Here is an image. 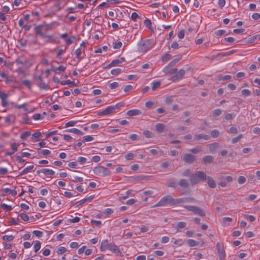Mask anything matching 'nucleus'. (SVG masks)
Returning <instances> with one entry per match:
<instances>
[{
    "mask_svg": "<svg viewBox=\"0 0 260 260\" xmlns=\"http://www.w3.org/2000/svg\"><path fill=\"white\" fill-rule=\"evenodd\" d=\"M192 201L193 199L191 198L174 199L171 196L169 195L162 197L160 200L156 204L153 206L152 207L173 206L185 202H190Z\"/></svg>",
    "mask_w": 260,
    "mask_h": 260,
    "instance_id": "obj_1",
    "label": "nucleus"
},
{
    "mask_svg": "<svg viewBox=\"0 0 260 260\" xmlns=\"http://www.w3.org/2000/svg\"><path fill=\"white\" fill-rule=\"evenodd\" d=\"M137 51L139 53H145L154 46L153 39L140 40L137 43Z\"/></svg>",
    "mask_w": 260,
    "mask_h": 260,
    "instance_id": "obj_2",
    "label": "nucleus"
},
{
    "mask_svg": "<svg viewBox=\"0 0 260 260\" xmlns=\"http://www.w3.org/2000/svg\"><path fill=\"white\" fill-rule=\"evenodd\" d=\"M206 175L202 171H198L194 174H192L190 176L189 181L192 185H194L201 181L205 180Z\"/></svg>",
    "mask_w": 260,
    "mask_h": 260,
    "instance_id": "obj_3",
    "label": "nucleus"
},
{
    "mask_svg": "<svg viewBox=\"0 0 260 260\" xmlns=\"http://www.w3.org/2000/svg\"><path fill=\"white\" fill-rule=\"evenodd\" d=\"M179 61V59L175 58L172 60L167 66H166L164 69L163 72L166 74L173 75L177 71V69L175 68H172Z\"/></svg>",
    "mask_w": 260,
    "mask_h": 260,
    "instance_id": "obj_4",
    "label": "nucleus"
},
{
    "mask_svg": "<svg viewBox=\"0 0 260 260\" xmlns=\"http://www.w3.org/2000/svg\"><path fill=\"white\" fill-rule=\"evenodd\" d=\"M94 173L98 176L105 177L110 174V171L103 166H99L94 168Z\"/></svg>",
    "mask_w": 260,
    "mask_h": 260,
    "instance_id": "obj_5",
    "label": "nucleus"
},
{
    "mask_svg": "<svg viewBox=\"0 0 260 260\" xmlns=\"http://www.w3.org/2000/svg\"><path fill=\"white\" fill-rule=\"evenodd\" d=\"M187 210L193 212L196 214H198L201 216H205V213L201 208L193 206H186L184 207Z\"/></svg>",
    "mask_w": 260,
    "mask_h": 260,
    "instance_id": "obj_6",
    "label": "nucleus"
},
{
    "mask_svg": "<svg viewBox=\"0 0 260 260\" xmlns=\"http://www.w3.org/2000/svg\"><path fill=\"white\" fill-rule=\"evenodd\" d=\"M115 112V107H114L113 106H110L107 107L103 111L99 112L98 115L100 116L108 115Z\"/></svg>",
    "mask_w": 260,
    "mask_h": 260,
    "instance_id": "obj_7",
    "label": "nucleus"
},
{
    "mask_svg": "<svg viewBox=\"0 0 260 260\" xmlns=\"http://www.w3.org/2000/svg\"><path fill=\"white\" fill-rule=\"evenodd\" d=\"M175 75L172 76V80L174 82L181 79L185 74V71L183 70H180L177 72H176Z\"/></svg>",
    "mask_w": 260,
    "mask_h": 260,
    "instance_id": "obj_8",
    "label": "nucleus"
},
{
    "mask_svg": "<svg viewBox=\"0 0 260 260\" xmlns=\"http://www.w3.org/2000/svg\"><path fill=\"white\" fill-rule=\"evenodd\" d=\"M140 13H138L136 12H133L131 14V20H133L134 21H136V23H139L141 24V17L139 15Z\"/></svg>",
    "mask_w": 260,
    "mask_h": 260,
    "instance_id": "obj_9",
    "label": "nucleus"
},
{
    "mask_svg": "<svg viewBox=\"0 0 260 260\" xmlns=\"http://www.w3.org/2000/svg\"><path fill=\"white\" fill-rule=\"evenodd\" d=\"M195 160L194 156L192 154H185L183 157V160L186 162L191 163Z\"/></svg>",
    "mask_w": 260,
    "mask_h": 260,
    "instance_id": "obj_10",
    "label": "nucleus"
},
{
    "mask_svg": "<svg viewBox=\"0 0 260 260\" xmlns=\"http://www.w3.org/2000/svg\"><path fill=\"white\" fill-rule=\"evenodd\" d=\"M64 132H70L73 133L76 135L81 136L84 134V133L76 128H73L71 129H68L64 131Z\"/></svg>",
    "mask_w": 260,
    "mask_h": 260,
    "instance_id": "obj_11",
    "label": "nucleus"
},
{
    "mask_svg": "<svg viewBox=\"0 0 260 260\" xmlns=\"http://www.w3.org/2000/svg\"><path fill=\"white\" fill-rule=\"evenodd\" d=\"M135 204H136V207L135 210L134 211V212H135L137 210H138V209H139L143 206V204H142V203L141 202L138 201L137 200L134 199H131V206Z\"/></svg>",
    "mask_w": 260,
    "mask_h": 260,
    "instance_id": "obj_12",
    "label": "nucleus"
},
{
    "mask_svg": "<svg viewBox=\"0 0 260 260\" xmlns=\"http://www.w3.org/2000/svg\"><path fill=\"white\" fill-rule=\"evenodd\" d=\"M5 122L9 124H13L15 121V116L13 115H8L5 118Z\"/></svg>",
    "mask_w": 260,
    "mask_h": 260,
    "instance_id": "obj_13",
    "label": "nucleus"
},
{
    "mask_svg": "<svg viewBox=\"0 0 260 260\" xmlns=\"http://www.w3.org/2000/svg\"><path fill=\"white\" fill-rule=\"evenodd\" d=\"M34 168V165H31V166H29L27 167V168H26L25 169H23L21 172L19 173V176H23V175L28 173V172H30V171Z\"/></svg>",
    "mask_w": 260,
    "mask_h": 260,
    "instance_id": "obj_14",
    "label": "nucleus"
},
{
    "mask_svg": "<svg viewBox=\"0 0 260 260\" xmlns=\"http://www.w3.org/2000/svg\"><path fill=\"white\" fill-rule=\"evenodd\" d=\"M110 244L108 243L107 240H104L102 241L101 245V251H105L107 249L108 246Z\"/></svg>",
    "mask_w": 260,
    "mask_h": 260,
    "instance_id": "obj_15",
    "label": "nucleus"
},
{
    "mask_svg": "<svg viewBox=\"0 0 260 260\" xmlns=\"http://www.w3.org/2000/svg\"><path fill=\"white\" fill-rule=\"evenodd\" d=\"M74 54L75 55H76V57L79 60H81L83 58V57L81 56V54H82V49L81 48V47L77 49L75 52H74Z\"/></svg>",
    "mask_w": 260,
    "mask_h": 260,
    "instance_id": "obj_16",
    "label": "nucleus"
},
{
    "mask_svg": "<svg viewBox=\"0 0 260 260\" xmlns=\"http://www.w3.org/2000/svg\"><path fill=\"white\" fill-rule=\"evenodd\" d=\"M151 86L153 90H155L160 85V82L157 80L152 81L151 84Z\"/></svg>",
    "mask_w": 260,
    "mask_h": 260,
    "instance_id": "obj_17",
    "label": "nucleus"
},
{
    "mask_svg": "<svg viewBox=\"0 0 260 260\" xmlns=\"http://www.w3.org/2000/svg\"><path fill=\"white\" fill-rule=\"evenodd\" d=\"M120 63V61H119L118 59H114L113 60L112 62L107 66V68H108L112 67L117 66H119V64Z\"/></svg>",
    "mask_w": 260,
    "mask_h": 260,
    "instance_id": "obj_18",
    "label": "nucleus"
},
{
    "mask_svg": "<svg viewBox=\"0 0 260 260\" xmlns=\"http://www.w3.org/2000/svg\"><path fill=\"white\" fill-rule=\"evenodd\" d=\"M165 125L161 123H158L156 125V129L159 133H162L165 131Z\"/></svg>",
    "mask_w": 260,
    "mask_h": 260,
    "instance_id": "obj_19",
    "label": "nucleus"
},
{
    "mask_svg": "<svg viewBox=\"0 0 260 260\" xmlns=\"http://www.w3.org/2000/svg\"><path fill=\"white\" fill-rule=\"evenodd\" d=\"M213 157L212 156L208 155L203 158V161L205 164H209L213 161Z\"/></svg>",
    "mask_w": 260,
    "mask_h": 260,
    "instance_id": "obj_20",
    "label": "nucleus"
},
{
    "mask_svg": "<svg viewBox=\"0 0 260 260\" xmlns=\"http://www.w3.org/2000/svg\"><path fill=\"white\" fill-rule=\"evenodd\" d=\"M222 110L219 109H216L211 112V114L213 117L219 116L222 113Z\"/></svg>",
    "mask_w": 260,
    "mask_h": 260,
    "instance_id": "obj_21",
    "label": "nucleus"
},
{
    "mask_svg": "<svg viewBox=\"0 0 260 260\" xmlns=\"http://www.w3.org/2000/svg\"><path fill=\"white\" fill-rule=\"evenodd\" d=\"M187 243L190 247H194L197 246L199 244V242L193 239H188L187 241Z\"/></svg>",
    "mask_w": 260,
    "mask_h": 260,
    "instance_id": "obj_22",
    "label": "nucleus"
},
{
    "mask_svg": "<svg viewBox=\"0 0 260 260\" xmlns=\"http://www.w3.org/2000/svg\"><path fill=\"white\" fill-rule=\"evenodd\" d=\"M107 249H109L112 251H113L115 253H116L117 252H120L119 250H118L117 247L116 245H113L112 244H109Z\"/></svg>",
    "mask_w": 260,
    "mask_h": 260,
    "instance_id": "obj_23",
    "label": "nucleus"
},
{
    "mask_svg": "<svg viewBox=\"0 0 260 260\" xmlns=\"http://www.w3.org/2000/svg\"><path fill=\"white\" fill-rule=\"evenodd\" d=\"M43 174L46 175L52 176L55 174V172L49 169H43Z\"/></svg>",
    "mask_w": 260,
    "mask_h": 260,
    "instance_id": "obj_24",
    "label": "nucleus"
},
{
    "mask_svg": "<svg viewBox=\"0 0 260 260\" xmlns=\"http://www.w3.org/2000/svg\"><path fill=\"white\" fill-rule=\"evenodd\" d=\"M208 185L211 188H215L216 187V183L214 180L210 177L207 178Z\"/></svg>",
    "mask_w": 260,
    "mask_h": 260,
    "instance_id": "obj_25",
    "label": "nucleus"
},
{
    "mask_svg": "<svg viewBox=\"0 0 260 260\" xmlns=\"http://www.w3.org/2000/svg\"><path fill=\"white\" fill-rule=\"evenodd\" d=\"M220 260H225L226 253L224 249L218 252Z\"/></svg>",
    "mask_w": 260,
    "mask_h": 260,
    "instance_id": "obj_26",
    "label": "nucleus"
},
{
    "mask_svg": "<svg viewBox=\"0 0 260 260\" xmlns=\"http://www.w3.org/2000/svg\"><path fill=\"white\" fill-rule=\"evenodd\" d=\"M41 243L39 241H36L34 246V251L37 253L41 248Z\"/></svg>",
    "mask_w": 260,
    "mask_h": 260,
    "instance_id": "obj_27",
    "label": "nucleus"
},
{
    "mask_svg": "<svg viewBox=\"0 0 260 260\" xmlns=\"http://www.w3.org/2000/svg\"><path fill=\"white\" fill-rule=\"evenodd\" d=\"M144 25L149 29H152V23L150 19H146L144 21Z\"/></svg>",
    "mask_w": 260,
    "mask_h": 260,
    "instance_id": "obj_28",
    "label": "nucleus"
},
{
    "mask_svg": "<svg viewBox=\"0 0 260 260\" xmlns=\"http://www.w3.org/2000/svg\"><path fill=\"white\" fill-rule=\"evenodd\" d=\"M38 153L40 154L47 155H49L51 153V152L50 150H47V149H39L38 150Z\"/></svg>",
    "mask_w": 260,
    "mask_h": 260,
    "instance_id": "obj_29",
    "label": "nucleus"
},
{
    "mask_svg": "<svg viewBox=\"0 0 260 260\" xmlns=\"http://www.w3.org/2000/svg\"><path fill=\"white\" fill-rule=\"evenodd\" d=\"M0 206L1 208H2L5 211H9L12 209V208L11 206L8 205L6 204H2Z\"/></svg>",
    "mask_w": 260,
    "mask_h": 260,
    "instance_id": "obj_30",
    "label": "nucleus"
},
{
    "mask_svg": "<svg viewBox=\"0 0 260 260\" xmlns=\"http://www.w3.org/2000/svg\"><path fill=\"white\" fill-rule=\"evenodd\" d=\"M219 147L218 143H213L209 146V150L210 152H213L216 150V149Z\"/></svg>",
    "mask_w": 260,
    "mask_h": 260,
    "instance_id": "obj_31",
    "label": "nucleus"
},
{
    "mask_svg": "<svg viewBox=\"0 0 260 260\" xmlns=\"http://www.w3.org/2000/svg\"><path fill=\"white\" fill-rule=\"evenodd\" d=\"M186 225V223L183 221H180L177 223L176 225V228L177 229V232L179 231V229L184 228Z\"/></svg>",
    "mask_w": 260,
    "mask_h": 260,
    "instance_id": "obj_32",
    "label": "nucleus"
},
{
    "mask_svg": "<svg viewBox=\"0 0 260 260\" xmlns=\"http://www.w3.org/2000/svg\"><path fill=\"white\" fill-rule=\"evenodd\" d=\"M135 28H133L132 30V32L135 35L138 34L139 30L140 29V25L139 23H135Z\"/></svg>",
    "mask_w": 260,
    "mask_h": 260,
    "instance_id": "obj_33",
    "label": "nucleus"
},
{
    "mask_svg": "<svg viewBox=\"0 0 260 260\" xmlns=\"http://www.w3.org/2000/svg\"><path fill=\"white\" fill-rule=\"evenodd\" d=\"M141 194H142L143 195L146 196V197H151L152 194H153V191L152 190H145L143 192H139Z\"/></svg>",
    "mask_w": 260,
    "mask_h": 260,
    "instance_id": "obj_34",
    "label": "nucleus"
},
{
    "mask_svg": "<svg viewBox=\"0 0 260 260\" xmlns=\"http://www.w3.org/2000/svg\"><path fill=\"white\" fill-rule=\"evenodd\" d=\"M35 30H36L37 34L38 35H39L40 36H41L42 37H44V34H43L40 26H37L36 27H35Z\"/></svg>",
    "mask_w": 260,
    "mask_h": 260,
    "instance_id": "obj_35",
    "label": "nucleus"
},
{
    "mask_svg": "<svg viewBox=\"0 0 260 260\" xmlns=\"http://www.w3.org/2000/svg\"><path fill=\"white\" fill-rule=\"evenodd\" d=\"M8 97V94H7L5 95V96L4 98V99H1L2 105L4 107L8 106L9 105L8 102L7 100Z\"/></svg>",
    "mask_w": 260,
    "mask_h": 260,
    "instance_id": "obj_36",
    "label": "nucleus"
},
{
    "mask_svg": "<svg viewBox=\"0 0 260 260\" xmlns=\"http://www.w3.org/2000/svg\"><path fill=\"white\" fill-rule=\"evenodd\" d=\"M241 93H242V95H243L244 96H250L251 94V92L249 89H244L241 91Z\"/></svg>",
    "mask_w": 260,
    "mask_h": 260,
    "instance_id": "obj_37",
    "label": "nucleus"
},
{
    "mask_svg": "<svg viewBox=\"0 0 260 260\" xmlns=\"http://www.w3.org/2000/svg\"><path fill=\"white\" fill-rule=\"evenodd\" d=\"M179 184L180 186L185 188L188 186V182L185 179H181L179 181Z\"/></svg>",
    "mask_w": 260,
    "mask_h": 260,
    "instance_id": "obj_38",
    "label": "nucleus"
},
{
    "mask_svg": "<svg viewBox=\"0 0 260 260\" xmlns=\"http://www.w3.org/2000/svg\"><path fill=\"white\" fill-rule=\"evenodd\" d=\"M31 135V133L29 131H26L24 133H23L21 136H20V138L21 139H26L27 137H28L29 136H30Z\"/></svg>",
    "mask_w": 260,
    "mask_h": 260,
    "instance_id": "obj_39",
    "label": "nucleus"
},
{
    "mask_svg": "<svg viewBox=\"0 0 260 260\" xmlns=\"http://www.w3.org/2000/svg\"><path fill=\"white\" fill-rule=\"evenodd\" d=\"M171 58V55L169 53L165 54L161 58L162 61L166 62Z\"/></svg>",
    "mask_w": 260,
    "mask_h": 260,
    "instance_id": "obj_40",
    "label": "nucleus"
},
{
    "mask_svg": "<svg viewBox=\"0 0 260 260\" xmlns=\"http://www.w3.org/2000/svg\"><path fill=\"white\" fill-rule=\"evenodd\" d=\"M14 238L13 235H4L3 239L5 241H11L14 239Z\"/></svg>",
    "mask_w": 260,
    "mask_h": 260,
    "instance_id": "obj_41",
    "label": "nucleus"
},
{
    "mask_svg": "<svg viewBox=\"0 0 260 260\" xmlns=\"http://www.w3.org/2000/svg\"><path fill=\"white\" fill-rule=\"evenodd\" d=\"M196 138L198 140L200 139H204V140H208L209 138V136L208 135H205L203 134H199L196 136Z\"/></svg>",
    "mask_w": 260,
    "mask_h": 260,
    "instance_id": "obj_42",
    "label": "nucleus"
},
{
    "mask_svg": "<svg viewBox=\"0 0 260 260\" xmlns=\"http://www.w3.org/2000/svg\"><path fill=\"white\" fill-rule=\"evenodd\" d=\"M19 216L24 221H27L29 220L28 216L25 213H22L19 215Z\"/></svg>",
    "mask_w": 260,
    "mask_h": 260,
    "instance_id": "obj_43",
    "label": "nucleus"
},
{
    "mask_svg": "<svg viewBox=\"0 0 260 260\" xmlns=\"http://www.w3.org/2000/svg\"><path fill=\"white\" fill-rule=\"evenodd\" d=\"M144 135L147 138L153 137V134L149 131H145L144 132Z\"/></svg>",
    "mask_w": 260,
    "mask_h": 260,
    "instance_id": "obj_44",
    "label": "nucleus"
},
{
    "mask_svg": "<svg viewBox=\"0 0 260 260\" xmlns=\"http://www.w3.org/2000/svg\"><path fill=\"white\" fill-rule=\"evenodd\" d=\"M246 181V178L244 176H240L238 177V182L240 184L244 183Z\"/></svg>",
    "mask_w": 260,
    "mask_h": 260,
    "instance_id": "obj_45",
    "label": "nucleus"
},
{
    "mask_svg": "<svg viewBox=\"0 0 260 260\" xmlns=\"http://www.w3.org/2000/svg\"><path fill=\"white\" fill-rule=\"evenodd\" d=\"M183 244V241L181 239H176L174 241V244L177 246H181Z\"/></svg>",
    "mask_w": 260,
    "mask_h": 260,
    "instance_id": "obj_46",
    "label": "nucleus"
},
{
    "mask_svg": "<svg viewBox=\"0 0 260 260\" xmlns=\"http://www.w3.org/2000/svg\"><path fill=\"white\" fill-rule=\"evenodd\" d=\"M67 48V47H64V48L58 49L56 51L57 57H59V56L61 55L62 53H63L66 51Z\"/></svg>",
    "mask_w": 260,
    "mask_h": 260,
    "instance_id": "obj_47",
    "label": "nucleus"
},
{
    "mask_svg": "<svg viewBox=\"0 0 260 260\" xmlns=\"http://www.w3.org/2000/svg\"><path fill=\"white\" fill-rule=\"evenodd\" d=\"M93 140V137L91 136H86L83 137L82 142H90Z\"/></svg>",
    "mask_w": 260,
    "mask_h": 260,
    "instance_id": "obj_48",
    "label": "nucleus"
},
{
    "mask_svg": "<svg viewBox=\"0 0 260 260\" xmlns=\"http://www.w3.org/2000/svg\"><path fill=\"white\" fill-rule=\"evenodd\" d=\"M67 249L66 247L61 246L58 248L57 253L58 254H61L66 252L67 251Z\"/></svg>",
    "mask_w": 260,
    "mask_h": 260,
    "instance_id": "obj_49",
    "label": "nucleus"
},
{
    "mask_svg": "<svg viewBox=\"0 0 260 260\" xmlns=\"http://www.w3.org/2000/svg\"><path fill=\"white\" fill-rule=\"evenodd\" d=\"M121 72V69L120 68H116L113 69L111 71V74L113 75H117Z\"/></svg>",
    "mask_w": 260,
    "mask_h": 260,
    "instance_id": "obj_50",
    "label": "nucleus"
},
{
    "mask_svg": "<svg viewBox=\"0 0 260 260\" xmlns=\"http://www.w3.org/2000/svg\"><path fill=\"white\" fill-rule=\"evenodd\" d=\"M76 39V37L74 36L69 38L66 40V42L68 45L71 44L73 43L74 41Z\"/></svg>",
    "mask_w": 260,
    "mask_h": 260,
    "instance_id": "obj_51",
    "label": "nucleus"
},
{
    "mask_svg": "<svg viewBox=\"0 0 260 260\" xmlns=\"http://www.w3.org/2000/svg\"><path fill=\"white\" fill-rule=\"evenodd\" d=\"M167 185L169 187H176V183L174 180H170L167 182Z\"/></svg>",
    "mask_w": 260,
    "mask_h": 260,
    "instance_id": "obj_52",
    "label": "nucleus"
},
{
    "mask_svg": "<svg viewBox=\"0 0 260 260\" xmlns=\"http://www.w3.org/2000/svg\"><path fill=\"white\" fill-rule=\"evenodd\" d=\"M22 84L29 89L31 88V84L30 81L28 80H24L22 81Z\"/></svg>",
    "mask_w": 260,
    "mask_h": 260,
    "instance_id": "obj_53",
    "label": "nucleus"
},
{
    "mask_svg": "<svg viewBox=\"0 0 260 260\" xmlns=\"http://www.w3.org/2000/svg\"><path fill=\"white\" fill-rule=\"evenodd\" d=\"M68 166L70 168H73V169L79 168V167L78 166L77 163L75 161H72V162L69 163Z\"/></svg>",
    "mask_w": 260,
    "mask_h": 260,
    "instance_id": "obj_54",
    "label": "nucleus"
},
{
    "mask_svg": "<svg viewBox=\"0 0 260 260\" xmlns=\"http://www.w3.org/2000/svg\"><path fill=\"white\" fill-rule=\"evenodd\" d=\"M243 137L242 134L239 135L237 137L232 139V143L234 144L238 142Z\"/></svg>",
    "mask_w": 260,
    "mask_h": 260,
    "instance_id": "obj_55",
    "label": "nucleus"
},
{
    "mask_svg": "<svg viewBox=\"0 0 260 260\" xmlns=\"http://www.w3.org/2000/svg\"><path fill=\"white\" fill-rule=\"evenodd\" d=\"M216 248L217 250V252L224 249L223 244L220 243V242H218L216 244Z\"/></svg>",
    "mask_w": 260,
    "mask_h": 260,
    "instance_id": "obj_56",
    "label": "nucleus"
},
{
    "mask_svg": "<svg viewBox=\"0 0 260 260\" xmlns=\"http://www.w3.org/2000/svg\"><path fill=\"white\" fill-rule=\"evenodd\" d=\"M77 121H69L66 123L65 127H70V126H73L77 123Z\"/></svg>",
    "mask_w": 260,
    "mask_h": 260,
    "instance_id": "obj_57",
    "label": "nucleus"
},
{
    "mask_svg": "<svg viewBox=\"0 0 260 260\" xmlns=\"http://www.w3.org/2000/svg\"><path fill=\"white\" fill-rule=\"evenodd\" d=\"M219 134V132L217 129H214L212 131L211 133V135L213 138H217Z\"/></svg>",
    "mask_w": 260,
    "mask_h": 260,
    "instance_id": "obj_58",
    "label": "nucleus"
},
{
    "mask_svg": "<svg viewBox=\"0 0 260 260\" xmlns=\"http://www.w3.org/2000/svg\"><path fill=\"white\" fill-rule=\"evenodd\" d=\"M118 83L116 82H114L112 83L109 84V87L111 89H114L118 87Z\"/></svg>",
    "mask_w": 260,
    "mask_h": 260,
    "instance_id": "obj_59",
    "label": "nucleus"
},
{
    "mask_svg": "<svg viewBox=\"0 0 260 260\" xmlns=\"http://www.w3.org/2000/svg\"><path fill=\"white\" fill-rule=\"evenodd\" d=\"M77 160L81 164L83 165V164H85L86 162L87 159L85 157L80 156V157H79L78 158Z\"/></svg>",
    "mask_w": 260,
    "mask_h": 260,
    "instance_id": "obj_60",
    "label": "nucleus"
},
{
    "mask_svg": "<svg viewBox=\"0 0 260 260\" xmlns=\"http://www.w3.org/2000/svg\"><path fill=\"white\" fill-rule=\"evenodd\" d=\"M19 146V144L14 143L11 144V149L12 150V151L15 153L18 149V146Z\"/></svg>",
    "mask_w": 260,
    "mask_h": 260,
    "instance_id": "obj_61",
    "label": "nucleus"
},
{
    "mask_svg": "<svg viewBox=\"0 0 260 260\" xmlns=\"http://www.w3.org/2000/svg\"><path fill=\"white\" fill-rule=\"evenodd\" d=\"M235 116V114L234 113H228L225 115V118L226 120L232 119Z\"/></svg>",
    "mask_w": 260,
    "mask_h": 260,
    "instance_id": "obj_62",
    "label": "nucleus"
},
{
    "mask_svg": "<svg viewBox=\"0 0 260 260\" xmlns=\"http://www.w3.org/2000/svg\"><path fill=\"white\" fill-rule=\"evenodd\" d=\"M141 114V112L139 110L133 109L131 110V116L138 115Z\"/></svg>",
    "mask_w": 260,
    "mask_h": 260,
    "instance_id": "obj_63",
    "label": "nucleus"
},
{
    "mask_svg": "<svg viewBox=\"0 0 260 260\" xmlns=\"http://www.w3.org/2000/svg\"><path fill=\"white\" fill-rule=\"evenodd\" d=\"M250 41L251 42H254L255 40H260V34H257L255 36H253L250 38Z\"/></svg>",
    "mask_w": 260,
    "mask_h": 260,
    "instance_id": "obj_64",
    "label": "nucleus"
}]
</instances>
